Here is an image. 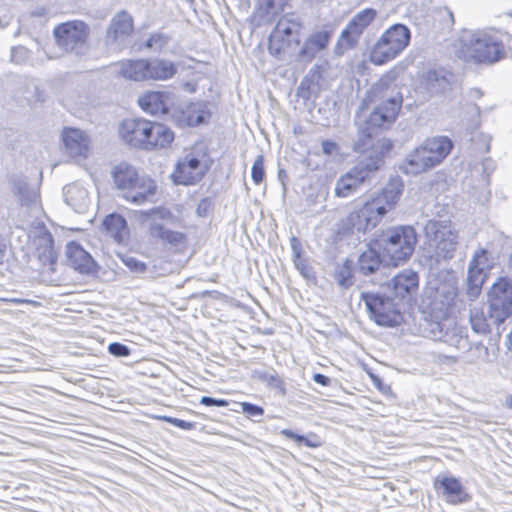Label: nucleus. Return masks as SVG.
Masks as SVG:
<instances>
[{"instance_id": "obj_40", "label": "nucleus", "mask_w": 512, "mask_h": 512, "mask_svg": "<svg viewBox=\"0 0 512 512\" xmlns=\"http://www.w3.org/2000/svg\"><path fill=\"white\" fill-rule=\"evenodd\" d=\"M181 75L184 78H187L182 80V88L189 93L195 92L197 89L198 81L202 77L201 74L196 72L193 66H183Z\"/></svg>"}, {"instance_id": "obj_36", "label": "nucleus", "mask_w": 512, "mask_h": 512, "mask_svg": "<svg viewBox=\"0 0 512 512\" xmlns=\"http://www.w3.org/2000/svg\"><path fill=\"white\" fill-rule=\"evenodd\" d=\"M376 16L377 11L375 9L365 8L355 14L346 26L362 35L365 29L375 20Z\"/></svg>"}, {"instance_id": "obj_6", "label": "nucleus", "mask_w": 512, "mask_h": 512, "mask_svg": "<svg viewBox=\"0 0 512 512\" xmlns=\"http://www.w3.org/2000/svg\"><path fill=\"white\" fill-rule=\"evenodd\" d=\"M410 42V31L403 24L388 28L375 43L370 54L373 64H385L396 58Z\"/></svg>"}, {"instance_id": "obj_13", "label": "nucleus", "mask_w": 512, "mask_h": 512, "mask_svg": "<svg viewBox=\"0 0 512 512\" xmlns=\"http://www.w3.org/2000/svg\"><path fill=\"white\" fill-rule=\"evenodd\" d=\"M494 260L491 253L478 248L472 255L468 264L466 295L469 301H474L481 293L482 285L486 280L487 272L493 268Z\"/></svg>"}, {"instance_id": "obj_14", "label": "nucleus", "mask_w": 512, "mask_h": 512, "mask_svg": "<svg viewBox=\"0 0 512 512\" xmlns=\"http://www.w3.org/2000/svg\"><path fill=\"white\" fill-rule=\"evenodd\" d=\"M134 32V18L127 10L118 11L111 18L104 37L105 46L113 52H120L129 43Z\"/></svg>"}, {"instance_id": "obj_35", "label": "nucleus", "mask_w": 512, "mask_h": 512, "mask_svg": "<svg viewBox=\"0 0 512 512\" xmlns=\"http://www.w3.org/2000/svg\"><path fill=\"white\" fill-rule=\"evenodd\" d=\"M452 322L448 317L442 319H437L436 317H432L429 314V318H426L424 321L423 332L433 340L441 341L444 333L446 332L447 326Z\"/></svg>"}, {"instance_id": "obj_38", "label": "nucleus", "mask_w": 512, "mask_h": 512, "mask_svg": "<svg viewBox=\"0 0 512 512\" xmlns=\"http://www.w3.org/2000/svg\"><path fill=\"white\" fill-rule=\"evenodd\" d=\"M13 192L18 195L19 200L24 205H29L37 199L36 191L31 188L24 179L13 181Z\"/></svg>"}, {"instance_id": "obj_1", "label": "nucleus", "mask_w": 512, "mask_h": 512, "mask_svg": "<svg viewBox=\"0 0 512 512\" xmlns=\"http://www.w3.org/2000/svg\"><path fill=\"white\" fill-rule=\"evenodd\" d=\"M368 99L374 105L373 111L363 123H358L359 136L354 143V150L360 153L369 150L370 154L336 180L334 194L339 198L355 194L370 173L380 168L383 155L392 148L389 139L374 140V137L381 128L395 121L402 106V94L397 85L381 80L369 90Z\"/></svg>"}, {"instance_id": "obj_47", "label": "nucleus", "mask_w": 512, "mask_h": 512, "mask_svg": "<svg viewBox=\"0 0 512 512\" xmlns=\"http://www.w3.org/2000/svg\"><path fill=\"white\" fill-rule=\"evenodd\" d=\"M108 351L116 357H127L130 355L129 347L119 342L110 343Z\"/></svg>"}, {"instance_id": "obj_9", "label": "nucleus", "mask_w": 512, "mask_h": 512, "mask_svg": "<svg viewBox=\"0 0 512 512\" xmlns=\"http://www.w3.org/2000/svg\"><path fill=\"white\" fill-rule=\"evenodd\" d=\"M424 231L434 247L438 260L453 258L459 241L458 233L450 221L429 220L424 226Z\"/></svg>"}, {"instance_id": "obj_64", "label": "nucleus", "mask_w": 512, "mask_h": 512, "mask_svg": "<svg viewBox=\"0 0 512 512\" xmlns=\"http://www.w3.org/2000/svg\"><path fill=\"white\" fill-rule=\"evenodd\" d=\"M509 267L512 269V254H511V257H510V260H509Z\"/></svg>"}, {"instance_id": "obj_29", "label": "nucleus", "mask_w": 512, "mask_h": 512, "mask_svg": "<svg viewBox=\"0 0 512 512\" xmlns=\"http://www.w3.org/2000/svg\"><path fill=\"white\" fill-rule=\"evenodd\" d=\"M403 190V182L400 178L390 180L380 193L372 197L380 206L385 208V214L390 211L399 200Z\"/></svg>"}, {"instance_id": "obj_16", "label": "nucleus", "mask_w": 512, "mask_h": 512, "mask_svg": "<svg viewBox=\"0 0 512 512\" xmlns=\"http://www.w3.org/2000/svg\"><path fill=\"white\" fill-rule=\"evenodd\" d=\"M210 116L209 104L205 102H184L175 106L171 111V118L179 127L198 126Z\"/></svg>"}, {"instance_id": "obj_62", "label": "nucleus", "mask_w": 512, "mask_h": 512, "mask_svg": "<svg viewBox=\"0 0 512 512\" xmlns=\"http://www.w3.org/2000/svg\"><path fill=\"white\" fill-rule=\"evenodd\" d=\"M507 405H508L509 408L512 409V398L507 400Z\"/></svg>"}, {"instance_id": "obj_45", "label": "nucleus", "mask_w": 512, "mask_h": 512, "mask_svg": "<svg viewBox=\"0 0 512 512\" xmlns=\"http://www.w3.org/2000/svg\"><path fill=\"white\" fill-rule=\"evenodd\" d=\"M264 158L262 155H258L251 168V178L256 185H259L264 180Z\"/></svg>"}, {"instance_id": "obj_44", "label": "nucleus", "mask_w": 512, "mask_h": 512, "mask_svg": "<svg viewBox=\"0 0 512 512\" xmlns=\"http://www.w3.org/2000/svg\"><path fill=\"white\" fill-rule=\"evenodd\" d=\"M146 69L138 68V66H122L120 74L129 80L146 81Z\"/></svg>"}, {"instance_id": "obj_43", "label": "nucleus", "mask_w": 512, "mask_h": 512, "mask_svg": "<svg viewBox=\"0 0 512 512\" xmlns=\"http://www.w3.org/2000/svg\"><path fill=\"white\" fill-rule=\"evenodd\" d=\"M431 89L435 91H445L446 85L449 84L448 80L443 74V71H429L426 78Z\"/></svg>"}, {"instance_id": "obj_15", "label": "nucleus", "mask_w": 512, "mask_h": 512, "mask_svg": "<svg viewBox=\"0 0 512 512\" xmlns=\"http://www.w3.org/2000/svg\"><path fill=\"white\" fill-rule=\"evenodd\" d=\"M385 215V208L371 198L354 209L347 220L354 230L365 232L375 228Z\"/></svg>"}, {"instance_id": "obj_28", "label": "nucleus", "mask_w": 512, "mask_h": 512, "mask_svg": "<svg viewBox=\"0 0 512 512\" xmlns=\"http://www.w3.org/2000/svg\"><path fill=\"white\" fill-rule=\"evenodd\" d=\"M156 192V184L149 177H140L129 191L123 194V197L134 204L140 205L146 202L149 197Z\"/></svg>"}, {"instance_id": "obj_26", "label": "nucleus", "mask_w": 512, "mask_h": 512, "mask_svg": "<svg viewBox=\"0 0 512 512\" xmlns=\"http://www.w3.org/2000/svg\"><path fill=\"white\" fill-rule=\"evenodd\" d=\"M63 196L65 203L77 213L86 212L91 203L88 190L78 182L66 185Z\"/></svg>"}, {"instance_id": "obj_19", "label": "nucleus", "mask_w": 512, "mask_h": 512, "mask_svg": "<svg viewBox=\"0 0 512 512\" xmlns=\"http://www.w3.org/2000/svg\"><path fill=\"white\" fill-rule=\"evenodd\" d=\"M489 305L495 310V317H508L512 314V280L499 277L490 288Z\"/></svg>"}, {"instance_id": "obj_31", "label": "nucleus", "mask_w": 512, "mask_h": 512, "mask_svg": "<svg viewBox=\"0 0 512 512\" xmlns=\"http://www.w3.org/2000/svg\"><path fill=\"white\" fill-rule=\"evenodd\" d=\"M115 184L119 189L129 191L140 178L133 166L128 164L118 165L113 173Z\"/></svg>"}, {"instance_id": "obj_53", "label": "nucleus", "mask_w": 512, "mask_h": 512, "mask_svg": "<svg viewBox=\"0 0 512 512\" xmlns=\"http://www.w3.org/2000/svg\"><path fill=\"white\" fill-rule=\"evenodd\" d=\"M259 377L262 378L264 381H267L268 383L270 384H275L277 385L278 382H279V379L277 378V376L273 373H269V372H257Z\"/></svg>"}, {"instance_id": "obj_61", "label": "nucleus", "mask_w": 512, "mask_h": 512, "mask_svg": "<svg viewBox=\"0 0 512 512\" xmlns=\"http://www.w3.org/2000/svg\"><path fill=\"white\" fill-rule=\"evenodd\" d=\"M157 64H161V65H164V64H173L172 62H166L165 60H159L157 62Z\"/></svg>"}, {"instance_id": "obj_50", "label": "nucleus", "mask_w": 512, "mask_h": 512, "mask_svg": "<svg viewBox=\"0 0 512 512\" xmlns=\"http://www.w3.org/2000/svg\"><path fill=\"white\" fill-rule=\"evenodd\" d=\"M338 150V146L335 142L330 140H325L322 142V151L326 155H332L336 153Z\"/></svg>"}, {"instance_id": "obj_17", "label": "nucleus", "mask_w": 512, "mask_h": 512, "mask_svg": "<svg viewBox=\"0 0 512 512\" xmlns=\"http://www.w3.org/2000/svg\"><path fill=\"white\" fill-rule=\"evenodd\" d=\"M334 34L332 25L325 24L315 29L304 41L298 52L301 62H310L321 55L330 45Z\"/></svg>"}, {"instance_id": "obj_32", "label": "nucleus", "mask_w": 512, "mask_h": 512, "mask_svg": "<svg viewBox=\"0 0 512 512\" xmlns=\"http://www.w3.org/2000/svg\"><path fill=\"white\" fill-rule=\"evenodd\" d=\"M361 35L346 26L340 33L334 46V53L337 56H343L349 51L355 49L359 43Z\"/></svg>"}, {"instance_id": "obj_46", "label": "nucleus", "mask_w": 512, "mask_h": 512, "mask_svg": "<svg viewBox=\"0 0 512 512\" xmlns=\"http://www.w3.org/2000/svg\"><path fill=\"white\" fill-rule=\"evenodd\" d=\"M29 53V50L24 46L12 47L11 61L15 64H20L28 59Z\"/></svg>"}, {"instance_id": "obj_8", "label": "nucleus", "mask_w": 512, "mask_h": 512, "mask_svg": "<svg viewBox=\"0 0 512 512\" xmlns=\"http://www.w3.org/2000/svg\"><path fill=\"white\" fill-rule=\"evenodd\" d=\"M170 212L164 208H153L142 212L143 221L148 222L149 235L164 246L176 251L186 247V235L180 231L171 230L165 221L170 217Z\"/></svg>"}, {"instance_id": "obj_52", "label": "nucleus", "mask_w": 512, "mask_h": 512, "mask_svg": "<svg viewBox=\"0 0 512 512\" xmlns=\"http://www.w3.org/2000/svg\"><path fill=\"white\" fill-rule=\"evenodd\" d=\"M200 403L204 404L206 406H224V400L222 399H215L209 396H203L200 399Z\"/></svg>"}, {"instance_id": "obj_11", "label": "nucleus", "mask_w": 512, "mask_h": 512, "mask_svg": "<svg viewBox=\"0 0 512 512\" xmlns=\"http://www.w3.org/2000/svg\"><path fill=\"white\" fill-rule=\"evenodd\" d=\"M458 287L455 279L439 283L430 288L426 296V308L432 317L444 319L456 310Z\"/></svg>"}, {"instance_id": "obj_48", "label": "nucleus", "mask_w": 512, "mask_h": 512, "mask_svg": "<svg viewBox=\"0 0 512 512\" xmlns=\"http://www.w3.org/2000/svg\"><path fill=\"white\" fill-rule=\"evenodd\" d=\"M289 0H259V7L269 13L276 7L283 8Z\"/></svg>"}, {"instance_id": "obj_5", "label": "nucleus", "mask_w": 512, "mask_h": 512, "mask_svg": "<svg viewBox=\"0 0 512 512\" xmlns=\"http://www.w3.org/2000/svg\"><path fill=\"white\" fill-rule=\"evenodd\" d=\"M302 23L295 18L282 16L268 39L269 53L275 57L291 55L300 44Z\"/></svg>"}, {"instance_id": "obj_3", "label": "nucleus", "mask_w": 512, "mask_h": 512, "mask_svg": "<svg viewBox=\"0 0 512 512\" xmlns=\"http://www.w3.org/2000/svg\"><path fill=\"white\" fill-rule=\"evenodd\" d=\"M452 147V141L446 136L429 138L407 155L402 169L406 174L413 175L426 172L440 164Z\"/></svg>"}, {"instance_id": "obj_51", "label": "nucleus", "mask_w": 512, "mask_h": 512, "mask_svg": "<svg viewBox=\"0 0 512 512\" xmlns=\"http://www.w3.org/2000/svg\"><path fill=\"white\" fill-rule=\"evenodd\" d=\"M126 264L135 272H144L146 270V265L144 263L133 258H129Z\"/></svg>"}, {"instance_id": "obj_4", "label": "nucleus", "mask_w": 512, "mask_h": 512, "mask_svg": "<svg viewBox=\"0 0 512 512\" xmlns=\"http://www.w3.org/2000/svg\"><path fill=\"white\" fill-rule=\"evenodd\" d=\"M416 242L417 236L413 227L398 226L383 231L374 245L382 250L384 258L396 266L410 258Z\"/></svg>"}, {"instance_id": "obj_49", "label": "nucleus", "mask_w": 512, "mask_h": 512, "mask_svg": "<svg viewBox=\"0 0 512 512\" xmlns=\"http://www.w3.org/2000/svg\"><path fill=\"white\" fill-rule=\"evenodd\" d=\"M159 419L166 421L168 423H171L172 425L181 428L183 430H191L194 427V423L185 421L182 419L174 418V417H168V416H162L159 417Z\"/></svg>"}, {"instance_id": "obj_18", "label": "nucleus", "mask_w": 512, "mask_h": 512, "mask_svg": "<svg viewBox=\"0 0 512 512\" xmlns=\"http://www.w3.org/2000/svg\"><path fill=\"white\" fill-rule=\"evenodd\" d=\"M206 170L207 164L189 153L177 162L171 178L177 185H193L202 179Z\"/></svg>"}, {"instance_id": "obj_56", "label": "nucleus", "mask_w": 512, "mask_h": 512, "mask_svg": "<svg viewBox=\"0 0 512 512\" xmlns=\"http://www.w3.org/2000/svg\"><path fill=\"white\" fill-rule=\"evenodd\" d=\"M209 207V202L207 200H202L197 208V212L200 216H204L207 212V209Z\"/></svg>"}, {"instance_id": "obj_21", "label": "nucleus", "mask_w": 512, "mask_h": 512, "mask_svg": "<svg viewBox=\"0 0 512 512\" xmlns=\"http://www.w3.org/2000/svg\"><path fill=\"white\" fill-rule=\"evenodd\" d=\"M418 275L412 270H404L394 276L389 283L381 286L388 294L398 301H409L418 289Z\"/></svg>"}, {"instance_id": "obj_37", "label": "nucleus", "mask_w": 512, "mask_h": 512, "mask_svg": "<svg viewBox=\"0 0 512 512\" xmlns=\"http://www.w3.org/2000/svg\"><path fill=\"white\" fill-rule=\"evenodd\" d=\"M226 407H229V410L234 412H242L244 413L248 418L253 419L254 421H260V418L264 414V410L262 407L251 404L248 402H232L229 403L226 401Z\"/></svg>"}, {"instance_id": "obj_39", "label": "nucleus", "mask_w": 512, "mask_h": 512, "mask_svg": "<svg viewBox=\"0 0 512 512\" xmlns=\"http://www.w3.org/2000/svg\"><path fill=\"white\" fill-rule=\"evenodd\" d=\"M138 68L146 69V81H163L176 74L175 66H138Z\"/></svg>"}, {"instance_id": "obj_63", "label": "nucleus", "mask_w": 512, "mask_h": 512, "mask_svg": "<svg viewBox=\"0 0 512 512\" xmlns=\"http://www.w3.org/2000/svg\"><path fill=\"white\" fill-rule=\"evenodd\" d=\"M339 284L342 285V286H345L346 285V279L340 280Z\"/></svg>"}, {"instance_id": "obj_24", "label": "nucleus", "mask_w": 512, "mask_h": 512, "mask_svg": "<svg viewBox=\"0 0 512 512\" xmlns=\"http://www.w3.org/2000/svg\"><path fill=\"white\" fill-rule=\"evenodd\" d=\"M435 488L441 491L445 500L450 504L456 505L470 500V496L465 491L460 481L454 477L437 476L435 479Z\"/></svg>"}, {"instance_id": "obj_59", "label": "nucleus", "mask_w": 512, "mask_h": 512, "mask_svg": "<svg viewBox=\"0 0 512 512\" xmlns=\"http://www.w3.org/2000/svg\"><path fill=\"white\" fill-rule=\"evenodd\" d=\"M4 249H5V243H4V241L0 240V256L2 255Z\"/></svg>"}, {"instance_id": "obj_23", "label": "nucleus", "mask_w": 512, "mask_h": 512, "mask_svg": "<svg viewBox=\"0 0 512 512\" xmlns=\"http://www.w3.org/2000/svg\"><path fill=\"white\" fill-rule=\"evenodd\" d=\"M68 264L81 274L92 275L97 272V264L92 256L79 244L71 242L66 249Z\"/></svg>"}, {"instance_id": "obj_2", "label": "nucleus", "mask_w": 512, "mask_h": 512, "mask_svg": "<svg viewBox=\"0 0 512 512\" xmlns=\"http://www.w3.org/2000/svg\"><path fill=\"white\" fill-rule=\"evenodd\" d=\"M118 136L131 148L148 152L168 148L175 137L166 125L145 118L122 120L118 126Z\"/></svg>"}, {"instance_id": "obj_58", "label": "nucleus", "mask_w": 512, "mask_h": 512, "mask_svg": "<svg viewBox=\"0 0 512 512\" xmlns=\"http://www.w3.org/2000/svg\"><path fill=\"white\" fill-rule=\"evenodd\" d=\"M471 92L473 93L472 96L477 97V98L481 97V95H482V93L479 89H473Z\"/></svg>"}, {"instance_id": "obj_30", "label": "nucleus", "mask_w": 512, "mask_h": 512, "mask_svg": "<svg viewBox=\"0 0 512 512\" xmlns=\"http://www.w3.org/2000/svg\"><path fill=\"white\" fill-rule=\"evenodd\" d=\"M107 234L118 244H124L129 239V229L125 218L119 214H110L103 220Z\"/></svg>"}, {"instance_id": "obj_60", "label": "nucleus", "mask_w": 512, "mask_h": 512, "mask_svg": "<svg viewBox=\"0 0 512 512\" xmlns=\"http://www.w3.org/2000/svg\"><path fill=\"white\" fill-rule=\"evenodd\" d=\"M307 82H308V78H307V77H305V78L302 80L301 84H300V89H303V88H304V86H306Z\"/></svg>"}, {"instance_id": "obj_7", "label": "nucleus", "mask_w": 512, "mask_h": 512, "mask_svg": "<svg viewBox=\"0 0 512 512\" xmlns=\"http://www.w3.org/2000/svg\"><path fill=\"white\" fill-rule=\"evenodd\" d=\"M370 318L380 326L393 327L400 323V304L392 295L380 288L376 292L361 294Z\"/></svg>"}, {"instance_id": "obj_10", "label": "nucleus", "mask_w": 512, "mask_h": 512, "mask_svg": "<svg viewBox=\"0 0 512 512\" xmlns=\"http://www.w3.org/2000/svg\"><path fill=\"white\" fill-rule=\"evenodd\" d=\"M90 28L82 20H71L56 25L53 36L56 44L64 51L81 55L87 48Z\"/></svg>"}, {"instance_id": "obj_27", "label": "nucleus", "mask_w": 512, "mask_h": 512, "mask_svg": "<svg viewBox=\"0 0 512 512\" xmlns=\"http://www.w3.org/2000/svg\"><path fill=\"white\" fill-rule=\"evenodd\" d=\"M138 104L145 113L154 116L166 114L170 105L169 94L159 91L147 92L138 99Z\"/></svg>"}, {"instance_id": "obj_12", "label": "nucleus", "mask_w": 512, "mask_h": 512, "mask_svg": "<svg viewBox=\"0 0 512 512\" xmlns=\"http://www.w3.org/2000/svg\"><path fill=\"white\" fill-rule=\"evenodd\" d=\"M465 53L478 64H493L505 59L507 49L502 41L482 33L469 40Z\"/></svg>"}, {"instance_id": "obj_25", "label": "nucleus", "mask_w": 512, "mask_h": 512, "mask_svg": "<svg viewBox=\"0 0 512 512\" xmlns=\"http://www.w3.org/2000/svg\"><path fill=\"white\" fill-rule=\"evenodd\" d=\"M35 256L40 263L42 273H51L54 271L56 262V252L53 248V238L48 232L43 233L35 240Z\"/></svg>"}, {"instance_id": "obj_41", "label": "nucleus", "mask_w": 512, "mask_h": 512, "mask_svg": "<svg viewBox=\"0 0 512 512\" xmlns=\"http://www.w3.org/2000/svg\"><path fill=\"white\" fill-rule=\"evenodd\" d=\"M280 434L285 436L286 438L292 439L297 442L299 445H305L310 448H317L321 446V441L318 436L315 434H310L308 436H303L296 434L292 430L283 429L280 431Z\"/></svg>"}, {"instance_id": "obj_22", "label": "nucleus", "mask_w": 512, "mask_h": 512, "mask_svg": "<svg viewBox=\"0 0 512 512\" xmlns=\"http://www.w3.org/2000/svg\"><path fill=\"white\" fill-rule=\"evenodd\" d=\"M62 141L66 152L72 158H87L90 150V140L82 130L76 128H65L62 132Z\"/></svg>"}, {"instance_id": "obj_54", "label": "nucleus", "mask_w": 512, "mask_h": 512, "mask_svg": "<svg viewBox=\"0 0 512 512\" xmlns=\"http://www.w3.org/2000/svg\"><path fill=\"white\" fill-rule=\"evenodd\" d=\"M313 380L322 386H328L331 382L329 377H327L323 374H320V373L314 374Z\"/></svg>"}, {"instance_id": "obj_55", "label": "nucleus", "mask_w": 512, "mask_h": 512, "mask_svg": "<svg viewBox=\"0 0 512 512\" xmlns=\"http://www.w3.org/2000/svg\"><path fill=\"white\" fill-rule=\"evenodd\" d=\"M495 169V163L492 159L490 158H486L484 161H483V170L484 172L489 175L490 173H492Z\"/></svg>"}, {"instance_id": "obj_34", "label": "nucleus", "mask_w": 512, "mask_h": 512, "mask_svg": "<svg viewBox=\"0 0 512 512\" xmlns=\"http://www.w3.org/2000/svg\"><path fill=\"white\" fill-rule=\"evenodd\" d=\"M441 341L458 350H464L469 346L468 337L464 334L463 328L457 326L453 320L450 325L447 326Z\"/></svg>"}, {"instance_id": "obj_42", "label": "nucleus", "mask_w": 512, "mask_h": 512, "mask_svg": "<svg viewBox=\"0 0 512 512\" xmlns=\"http://www.w3.org/2000/svg\"><path fill=\"white\" fill-rule=\"evenodd\" d=\"M169 36L162 32L151 33L150 36L140 45L141 48L150 49L155 52L160 51L167 45Z\"/></svg>"}, {"instance_id": "obj_20", "label": "nucleus", "mask_w": 512, "mask_h": 512, "mask_svg": "<svg viewBox=\"0 0 512 512\" xmlns=\"http://www.w3.org/2000/svg\"><path fill=\"white\" fill-rule=\"evenodd\" d=\"M470 301L468 319L471 329L481 335L488 334L492 326L504 322L506 317H495V310L491 305L485 310V305L481 302Z\"/></svg>"}, {"instance_id": "obj_33", "label": "nucleus", "mask_w": 512, "mask_h": 512, "mask_svg": "<svg viewBox=\"0 0 512 512\" xmlns=\"http://www.w3.org/2000/svg\"><path fill=\"white\" fill-rule=\"evenodd\" d=\"M376 248L369 246L359 256L358 268L364 275L374 273L381 265L382 260Z\"/></svg>"}, {"instance_id": "obj_57", "label": "nucleus", "mask_w": 512, "mask_h": 512, "mask_svg": "<svg viewBox=\"0 0 512 512\" xmlns=\"http://www.w3.org/2000/svg\"><path fill=\"white\" fill-rule=\"evenodd\" d=\"M113 64H136V65H139V64H151V62L149 60L139 59V60H128L126 63H124L123 61H118V62H114Z\"/></svg>"}]
</instances>
